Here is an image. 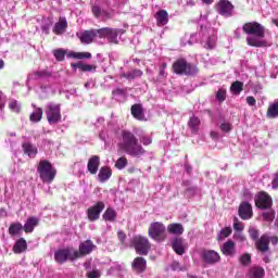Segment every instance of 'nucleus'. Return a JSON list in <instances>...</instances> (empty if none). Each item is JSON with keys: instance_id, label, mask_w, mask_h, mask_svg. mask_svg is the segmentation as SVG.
I'll use <instances>...</instances> for the list:
<instances>
[{"instance_id": "nucleus-1", "label": "nucleus", "mask_w": 278, "mask_h": 278, "mask_svg": "<svg viewBox=\"0 0 278 278\" xmlns=\"http://www.w3.org/2000/svg\"><path fill=\"white\" fill-rule=\"evenodd\" d=\"M117 149L131 157H142L147 153V150L138 141V137L128 129L121 131Z\"/></svg>"}, {"instance_id": "nucleus-2", "label": "nucleus", "mask_w": 278, "mask_h": 278, "mask_svg": "<svg viewBox=\"0 0 278 278\" xmlns=\"http://www.w3.org/2000/svg\"><path fill=\"white\" fill-rule=\"evenodd\" d=\"M242 30L248 36L255 37H247V42L249 47H268V42L266 40H260L257 38H265L266 36V27L260 24L258 22H248L242 26Z\"/></svg>"}, {"instance_id": "nucleus-3", "label": "nucleus", "mask_w": 278, "mask_h": 278, "mask_svg": "<svg viewBox=\"0 0 278 278\" xmlns=\"http://www.w3.org/2000/svg\"><path fill=\"white\" fill-rule=\"evenodd\" d=\"M172 72L175 75L197 77V75H199V66L188 62L186 58H179L172 64Z\"/></svg>"}, {"instance_id": "nucleus-4", "label": "nucleus", "mask_w": 278, "mask_h": 278, "mask_svg": "<svg viewBox=\"0 0 278 278\" xmlns=\"http://www.w3.org/2000/svg\"><path fill=\"white\" fill-rule=\"evenodd\" d=\"M37 173L39 175V179L43 184H53L55 176L58 175V169L53 167V164L47 160H41L37 165Z\"/></svg>"}, {"instance_id": "nucleus-5", "label": "nucleus", "mask_w": 278, "mask_h": 278, "mask_svg": "<svg viewBox=\"0 0 278 278\" xmlns=\"http://www.w3.org/2000/svg\"><path fill=\"white\" fill-rule=\"evenodd\" d=\"M148 236L155 242H164L166 240V226L161 222L150 224Z\"/></svg>"}, {"instance_id": "nucleus-6", "label": "nucleus", "mask_w": 278, "mask_h": 278, "mask_svg": "<svg viewBox=\"0 0 278 278\" xmlns=\"http://www.w3.org/2000/svg\"><path fill=\"white\" fill-rule=\"evenodd\" d=\"M45 114L49 125H58V123H62V109L60 108V104H47Z\"/></svg>"}, {"instance_id": "nucleus-7", "label": "nucleus", "mask_w": 278, "mask_h": 278, "mask_svg": "<svg viewBox=\"0 0 278 278\" xmlns=\"http://www.w3.org/2000/svg\"><path fill=\"white\" fill-rule=\"evenodd\" d=\"M132 247L138 255H149L151 250V242L147 237L136 236L132 239Z\"/></svg>"}, {"instance_id": "nucleus-8", "label": "nucleus", "mask_w": 278, "mask_h": 278, "mask_svg": "<svg viewBox=\"0 0 278 278\" xmlns=\"http://www.w3.org/2000/svg\"><path fill=\"white\" fill-rule=\"evenodd\" d=\"M236 7L231 3L229 0H219L215 4V10L216 12L220 15L224 16V18H231L233 16V10Z\"/></svg>"}, {"instance_id": "nucleus-9", "label": "nucleus", "mask_w": 278, "mask_h": 278, "mask_svg": "<svg viewBox=\"0 0 278 278\" xmlns=\"http://www.w3.org/2000/svg\"><path fill=\"white\" fill-rule=\"evenodd\" d=\"M77 257L75 256V251L72 249L65 248L60 249L54 253V262L56 264H65V262H75Z\"/></svg>"}, {"instance_id": "nucleus-10", "label": "nucleus", "mask_w": 278, "mask_h": 278, "mask_svg": "<svg viewBox=\"0 0 278 278\" xmlns=\"http://www.w3.org/2000/svg\"><path fill=\"white\" fill-rule=\"evenodd\" d=\"M105 210V203L102 201L97 202L93 206L87 208V217L90 223H94L101 218V212Z\"/></svg>"}, {"instance_id": "nucleus-11", "label": "nucleus", "mask_w": 278, "mask_h": 278, "mask_svg": "<svg viewBox=\"0 0 278 278\" xmlns=\"http://www.w3.org/2000/svg\"><path fill=\"white\" fill-rule=\"evenodd\" d=\"M255 205L258 210H270L273 207V198L265 191H261L255 199Z\"/></svg>"}, {"instance_id": "nucleus-12", "label": "nucleus", "mask_w": 278, "mask_h": 278, "mask_svg": "<svg viewBox=\"0 0 278 278\" xmlns=\"http://www.w3.org/2000/svg\"><path fill=\"white\" fill-rule=\"evenodd\" d=\"M94 249H97V245H94L92 240H86L79 244L78 251L74 250V256H76V260H79L84 255H90Z\"/></svg>"}, {"instance_id": "nucleus-13", "label": "nucleus", "mask_w": 278, "mask_h": 278, "mask_svg": "<svg viewBox=\"0 0 278 278\" xmlns=\"http://www.w3.org/2000/svg\"><path fill=\"white\" fill-rule=\"evenodd\" d=\"M255 248L257 251H260V253H266L270 251V237L266 233L261 236V238L255 241Z\"/></svg>"}, {"instance_id": "nucleus-14", "label": "nucleus", "mask_w": 278, "mask_h": 278, "mask_svg": "<svg viewBox=\"0 0 278 278\" xmlns=\"http://www.w3.org/2000/svg\"><path fill=\"white\" fill-rule=\"evenodd\" d=\"M220 252L226 257H236L238 255V250H236V242L228 240L220 247Z\"/></svg>"}, {"instance_id": "nucleus-15", "label": "nucleus", "mask_w": 278, "mask_h": 278, "mask_svg": "<svg viewBox=\"0 0 278 278\" xmlns=\"http://www.w3.org/2000/svg\"><path fill=\"white\" fill-rule=\"evenodd\" d=\"M202 260L205 264H218L220 262V254L214 250H204L202 252Z\"/></svg>"}, {"instance_id": "nucleus-16", "label": "nucleus", "mask_w": 278, "mask_h": 278, "mask_svg": "<svg viewBox=\"0 0 278 278\" xmlns=\"http://www.w3.org/2000/svg\"><path fill=\"white\" fill-rule=\"evenodd\" d=\"M131 268L136 275H142L147 271V261L142 256H137L131 263Z\"/></svg>"}, {"instance_id": "nucleus-17", "label": "nucleus", "mask_w": 278, "mask_h": 278, "mask_svg": "<svg viewBox=\"0 0 278 278\" xmlns=\"http://www.w3.org/2000/svg\"><path fill=\"white\" fill-rule=\"evenodd\" d=\"M239 216L242 220H249L253 218V206L249 202H242L239 205Z\"/></svg>"}, {"instance_id": "nucleus-18", "label": "nucleus", "mask_w": 278, "mask_h": 278, "mask_svg": "<svg viewBox=\"0 0 278 278\" xmlns=\"http://www.w3.org/2000/svg\"><path fill=\"white\" fill-rule=\"evenodd\" d=\"M99 166H101V157L99 155H92L87 163V170L90 175H97L99 173Z\"/></svg>"}, {"instance_id": "nucleus-19", "label": "nucleus", "mask_w": 278, "mask_h": 278, "mask_svg": "<svg viewBox=\"0 0 278 278\" xmlns=\"http://www.w3.org/2000/svg\"><path fill=\"white\" fill-rule=\"evenodd\" d=\"M68 28V22L66 21V17H60L59 22L54 24V27L52 29L53 34L55 36H62L64 31Z\"/></svg>"}, {"instance_id": "nucleus-20", "label": "nucleus", "mask_w": 278, "mask_h": 278, "mask_svg": "<svg viewBox=\"0 0 278 278\" xmlns=\"http://www.w3.org/2000/svg\"><path fill=\"white\" fill-rule=\"evenodd\" d=\"M154 18L156 21L157 27H164V25H168V11L160 10L154 14Z\"/></svg>"}, {"instance_id": "nucleus-21", "label": "nucleus", "mask_w": 278, "mask_h": 278, "mask_svg": "<svg viewBox=\"0 0 278 278\" xmlns=\"http://www.w3.org/2000/svg\"><path fill=\"white\" fill-rule=\"evenodd\" d=\"M39 223H40V219H38V217H35V216L28 217L26 223L23 226L25 233H33L34 229L38 227Z\"/></svg>"}, {"instance_id": "nucleus-22", "label": "nucleus", "mask_w": 278, "mask_h": 278, "mask_svg": "<svg viewBox=\"0 0 278 278\" xmlns=\"http://www.w3.org/2000/svg\"><path fill=\"white\" fill-rule=\"evenodd\" d=\"M97 38V35L94 33V29L85 30L80 34L79 40L83 45H92L94 39Z\"/></svg>"}, {"instance_id": "nucleus-23", "label": "nucleus", "mask_w": 278, "mask_h": 278, "mask_svg": "<svg viewBox=\"0 0 278 278\" xmlns=\"http://www.w3.org/2000/svg\"><path fill=\"white\" fill-rule=\"evenodd\" d=\"M22 149H23L25 155H28V157L34 159L38 155V148L31 142L22 143Z\"/></svg>"}, {"instance_id": "nucleus-24", "label": "nucleus", "mask_w": 278, "mask_h": 278, "mask_svg": "<svg viewBox=\"0 0 278 278\" xmlns=\"http://www.w3.org/2000/svg\"><path fill=\"white\" fill-rule=\"evenodd\" d=\"M112 177V168L109 166H102L98 173V179L100 184H105Z\"/></svg>"}, {"instance_id": "nucleus-25", "label": "nucleus", "mask_w": 278, "mask_h": 278, "mask_svg": "<svg viewBox=\"0 0 278 278\" xmlns=\"http://www.w3.org/2000/svg\"><path fill=\"white\" fill-rule=\"evenodd\" d=\"M25 251H27V240H25V238L17 239L13 245V253L21 255V253H25Z\"/></svg>"}, {"instance_id": "nucleus-26", "label": "nucleus", "mask_w": 278, "mask_h": 278, "mask_svg": "<svg viewBox=\"0 0 278 278\" xmlns=\"http://www.w3.org/2000/svg\"><path fill=\"white\" fill-rule=\"evenodd\" d=\"M121 34H124L123 29L109 28L106 39L111 45H118V35Z\"/></svg>"}, {"instance_id": "nucleus-27", "label": "nucleus", "mask_w": 278, "mask_h": 278, "mask_svg": "<svg viewBox=\"0 0 278 278\" xmlns=\"http://www.w3.org/2000/svg\"><path fill=\"white\" fill-rule=\"evenodd\" d=\"M172 249H174L177 255H184V253H186V249L184 248V238H175L172 242Z\"/></svg>"}, {"instance_id": "nucleus-28", "label": "nucleus", "mask_w": 278, "mask_h": 278, "mask_svg": "<svg viewBox=\"0 0 278 278\" xmlns=\"http://www.w3.org/2000/svg\"><path fill=\"white\" fill-rule=\"evenodd\" d=\"M130 112L137 121H144V110L142 109V104H134L130 108Z\"/></svg>"}, {"instance_id": "nucleus-29", "label": "nucleus", "mask_w": 278, "mask_h": 278, "mask_svg": "<svg viewBox=\"0 0 278 278\" xmlns=\"http://www.w3.org/2000/svg\"><path fill=\"white\" fill-rule=\"evenodd\" d=\"M71 66L72 68H79L81 73H92V71H97L96 65L84 64L81 61H79L78 63H72Z\"/></svg>"}, {"instance_id": "nucleus-30", "label": "nucleus", "mask_w": 278, "mask_h": 278, "mask_svg": "<svg viewBox=\"0 0 278 278\" xmlns=\"http://www.w3.org/2000/svg\"><path fill=\"white\" fill-rule=\"evenodd\" d=\"M167 231L172 236H181L184 233V225L179 223H173L167 226Z\"/></svg>"}, {"instance_id": "nucleus-31", "label": "nucleus", "mask_w": 278, "mask_h": 278, "mask_svg": "<svg viewBox=\"0 0 278 278\" xmlns=\"http://www.w3.org/2000/svg\"><path fill=\"white\" fill-rule=\"evenodd\" d=\"M33 108H35V111L29 115V121L30 123H40L45 111H42V108H36V105H33Z\"/></svg>"}, {"instance_id": "nucleus-32", "label": "nucleus", "mask_w": 278, "mask_h": 278, "mask_svg": "<svg viewBox=\"0 0 278 278\" xmlns=\"http://www.w3.org/2000/svg\"><path fill=\"white\" fill-rule=\"evenodd\" d=\"M118 216V213L112 207H108L105 212L102 215L103 220L106 223H114L116 220V217Z\"/></svg>"}, {"instance_id": "nucleus-33", "label": "nucleus", "mask_w": 278, "mask_h": 278, "mask_svg": "<svg viewBox=\"0 0 278 278\" xmlns=\"http://www.w3.org/2000/svg\"><path fill=\"white\" fill-rule=\"evenodd\" d=\"M23 224L21 223H12L9 227V236H11L12 238H14V236H21V233L23 232Z\"/></svg>"}, {"instance_id": "nucleus-34", "label": "nucleus", "mask_w": 278, "mask_h": 278, "mask_svg": "<svg viewBox=\"0 0 278 278\" xmlns=\"http://www.w3.org/2000/svg\"><path fill=\"white\" fill-rule=\"evenodd\" d=\"M188 125L192 134H199V127H201V119L197 116H192L190 117Z\"/></svg>"}, {"instance_id": "nucleus-35", "label": "nucleus", "mask_w": 278, "mask_h": 278, "mask_svg": "<svg viewBox=\"0 0 278 278\" xmlns=\"http://www.w3.org/2000/svg\"><path fill=\"white\" fill-rule=\"evenodd\" d=\"M67 58H73L74 60H90V58H92V53L72 51V52L67 53Z\"/></svg>"}, {"instance_id": "nucleus-36", "label": "nucleus", "mask_w": 278, "mask_h": 278, "mask_svg": "<svg viewBox=\"0 0 278 278\" xmlns=\"http://www.w3.org/2000/svg\"><path fill=\"white\" fill-rule=\"evenodd\" d=\"M47 77H51V72L49 71H36L33 72V74L29 75V79H47Z\"/></svg>"}, {"instance_id": "nucleus-37", "label": "nucleus", "mask_w": 278, "mask_h": 278, "mask_svg": "<svg viewBox=\"0 0 278 278\" xmlns=\"http://www.w3.org/2000/svg\"><path fill=\"white\" fill-rule=\"evenodd\" d=\"M265 271L262 267H252L248 273L249 278H264Z\"/></svg>"}, {"instance_id": "nucleus-38", "label": "nucleus", "mask_w": 278, "mask_h": 278, "mask_svg": "<svg viewBox=\"0 0 278 278\" xmlns=\"http://www.w3.org/2000/svg\"><path fill=\"white\" fill-rule=\"evenodd\" d=\"M143 73L141 70H132L128 73H122L119 77L122 79H135L136 77H142Z\"/></svg>"}, {"instance_id": "nucleus-39", "label": "nucleus", "mask_w": 278, "mask_h": 278, "mask_svg": "<svg viewBox=\"0 0 278 278\" xmlns=\"http://www.w3.org/2000/svg\"><path fill=\"white\" fill-rule=\"evenodd\" d=\"M266 211L262 213L263 220L266 223H273L275 220V210L273 207L265 208Z\"/></svg>"}, {"instance_id": "nucleus-40", "label": "nucleus", "mask_w": 278, "mask_h": 278, "mask_svg": "<svg viewBox=\"0 0 278 278\" xmlns=\"http://www.w3.org/2000/svg\"><path fill=\"white\" fill-rule=\"evenodd\" d=\"M278 116V101L270 104L267 109L268 118H277Z\"/></svg>"}, {"instance_id": "nucleus-41", "label": "nucleus", "mask_w": 278, "mask_h": 278, "mask_svg": "<svg viewBox=\"0 0 278 278\" xmlns=\"http://www.w3.org/2000/svg\"><path fill=\"white\" fill-rule=\"evenodd\" d=\"M242 90H244V84L242 81H235L232 83V85L230 86V91L233 94H240V92H242Z\"/></svg>"}, {"instance_id": "nucleus-42", "label": "nucleus", "mask_w": 278, "mask_h": 278, "mask_svg": "<svg viewBox=\"0 0 278 278\" xmlns=\"http://www.w3.org/2000/svg\"><path fill=\"white\" fill-rule=\"evenodd\" d=\"M53 55H54L56 62H64V60H66V50L55 49V50H53Z\"/></svg>"}, {"instance_id": "nucleus-43", "label": "nucleus", "mask_w": 278, "mask_h": 278, "mask_svg": "<svg viewBox=\"0 0 278 278\" xmlns=\"http://www.w3.org/2000/svg\"><path fill=\"white\" fill-rule=\"evenodd\" d=\"M9 110H11V112H14V114H21V103H18L16 100H10Z\"/></svg>"}, {"instance_id": "nucleus-44", "label": "nucleus", "mask_w": 278, "mask_h": 278, "mask_svg": "<svg viewBox=\"0 0 278 278\" xmlns=\"http://www.w3.org/2000/svg\"><path fill=\"white\" fill-rule=\"evenodd\" d=\"M127 164H128L127 157L126 156H121L115 162V168H117V170H123V168L127 167Z\"/></svg>"}, {"instance_id": "nucleus-45", "label": "nucleus", "mask_w": 278, "mask_h": 278, "mask_svg": "<svg viewBox=\"0 0 278 278\" xmlns=\"http://www.w3.org/2000/svg\"><path fill=\"white\" fill-rule=\"evenodd\" d=\"M94 34H96V38L97 36L99 38H108V34L110 33V27H103V28H99V29H93Z\"/></svg>"}, {"instance_id": "nucleus-46", "label": "nucleus", "mask_w": 278, "mask_h": 278, "mask_svg": "<svg viewBox=\"0 0 278 278\" xmlns=\"http://www.w3.org/2000/svg\"><path fill=\"white\" fill-rule=\"evenodd\" d=\"M239 262L241 266H249V264H251V254L244 253L239 257Z\"/></svg>"}, {"instance_id": "nucleus-47", "label": "nucleus", "mask_w": 278, "mask_h": 278, "mask_svg": "<svg viewBox=\"0 0 278 278\" xmlns=\"http://www.w3.org/2000/svg\"><path fill=\"white\" fill-rule=\"evenodd\" d=\"M216 99L219 103H223L227 99V90L226 89H218L216 92Z\"/></svg>"}, {"instance_id": "nucleus-48", "label": "nucleus", "mask_w": 278, "mask_h": 278, "mask_svg": "<svg viewBox=\"0 0 278 278\" xmlns=\"http://www.w3.org/2000/svg\"><path fill=\"white\" fill-rule=\"evenodd\" d=\"M215 47H216V40H214V38H212V37H207L205 45H204V49L212 51V49H214Z\"/></svg>"}, {"instance_id": "nucleus-49", "label": "nucleus", "mask_w": 278, "mask_h": 278, "mask_svg": "<svg viewBox=\"0 0 278 278\" xmlns=\"http://www.w3.org/2000/svg\"><path fill=\"white\" fill-rule=\"evenodd\" d=\"M249 236H250L251 240L256 242L260 239V230H257V228H250Z\"/></svg>"}, {"instance_id": "nucleus-50", "label": "nucleus", "mask_w": 278, "mask_h": 278, "mask_svg": "<svg viewBox=\"0 0 278 278\" xmlns=\"http://www.w3.org/2000/svg\"><path fill=\"white\" fill-rule=\"evenodd\" d=\"M91 12L96 18H101V14L103 13V10L101 7L94 4L91 7Z\"/></svg>"}, {"instance_id": "nucleus-51", "label": "nucleus", "mask_w": 278, "mask_h": 278, "mask_svg": "<svg viewBox=\"0 0 278 278\" xmlns=\"http://www.w3.org/2000/svg\"><path fill=\"white\" fill-rule=\"evenodd\" d=\"M232 227H233L235 231H243L244 230V225L242 223H240L238 217L233 218V226Z\"/></svg>"}, {"instance_id": "nucleus-52", "label": "nucleus", "mask_w": 278, "mask_h": 278, "mask_svg": "<svg viewBox=\"0 0 278 278\" xmlns=\"http://www.w3.org/2000/svg\"><path fill=\"white\" fill-rule=\"evenodd\" d=\"M232 229L231 227H226V228H223L219 232V237L220 238H229L230 233H232Z\"/></svg>"}, {"instance_id": "nucleus-53", "label": "nucleus", "mask_w": 278, "mask_h": 278, "mask_svg": "<svg viewBox=\"0 0 278 278\" xmlns=\"http://www.w3.org/2000/svg\"><path fill=\"white\" fill-rule=\"evenodd\" d=\"M140 142L143 144V147H149V144H151L153 142V139L148 136H142L140 138Z\"/></svg>"}, {"instance_id": "nucleus-54", "label": "nucleus", "mask_w": 278, "mask_h": 278, "mask_svg": "<svg viewBox=\"0 0 278 278\" xmlns=\"http://www.w3.org/2000/svg\"><path fill=\"white\" fill-rule=\"evenodd\" d=\"M87 278H101V271H99V269L89 271L87 273Z\"/></svg>"}, {"instance_id": "nucleus-55", "label": "nucleus", "mask_w": 278, "mask_h": 278, "mask_svg": "<svg viewBox=\"0 0 278 278\" xmlns=\"http://www.w3.org/2000/svg\"><path fill=\"white\" fill-rule=\"evenodd\" d=\"M219 128L222 129V131H225V134H229V131H231V124L223 123L220 124Z\"/></svg>"}, {"instance_id": "nucleus-56", "label": "nucleus", "mask_w": 278, "mask_h": 278, "mask_svg": "<svg viewBox=\"0 0 278 278\" xmlns=\"http://www.w3.org/2000/svg\"><path fill=\"white\" fill-rule=\"evenodd\" d=\"M184 186H187L188 188L186 189V192H191L192 194H194V192H197V187L194 186H190V181L187 180L184 182Z\"/></svg>"}, {"instance_id": "nucleus-57", "label": "nucleus", "mask_w": 278, "mask_h": 278, "mask_svg": "<svg viewBox=\"0 0 278 278\" xmlns=\"http://www.w3.org/2000/svg\"><path fill=\"white\" fill-rule=\"evenodd\" d=\"M271 188L273 190L278 189V170L274 174V178L271 180Z\"/></svg>"}, {"instance_id": "nucleus-58", "label": "nucleus", "mask_w": 278, "mask_h": 278, "mask_svg": "<svg viewBox=\"0 0 278 278\" xmlns=\"http://www.w3.org/2000/svg\"><path fill=\"white\" fill-rule=\"evenodd\" d=\"M117 238L122 242V244H125V240H127V235L125 233V231L119 230L117 232Z\"/></svg>"}, {"instance_id": "nucleus-59", "label": "nucleus", "mask_w": 278, "mask_h": 278, "mask_svg": "<svg viewBox=\"0 0 278 278\" xmlns=\"http://www.w3.org/2000/svg\"><path fill=\"white\" fill-rule=\"evenodd\" d=\"M100 16H102V21H110V18L113 17L112 13L106 10H102V14Z\"/></svg>"}, {"instance_id": "nucleus-60", "label": "nucleus", "mask_w": 278, "mask_h": 278, "mask_svg": "<svg viewBox=\"0 0 278 278\" xmlns=\"http://www.w3.org/2000/svg\"><path fill=\"white\" fill-rule=\"evenodd\" d=\"M113 97H121L125 94V89L116 88L112 91Z\"/></svg>"}, {"instance_id": "nucleus-61", "label": "nucleus", "mask_w": 278, "mask_h": 278, "mask_svg": "<svg viewBox=\"0 0 278 278\" xmlns=\"http://www.w3.org/2000/svg\"><path fill=\"white\" fill-rule=\"evenodd\" d=\"M247 103L248 105H255V103H257V100H255V98L253 96L247 97Z\"/></svg>"}, {"instance_id": "nucleus-62", "label": "nucleus", "mask_w": 278, "mask_h": 278, "mask_svg": "<svg viewBox=\"0 0 278 278\" xmlns=\"http://www.w3.org/2000/svg\"><path fill=\"white\" fill-rule=\"evenodd\" d=\"M269 242H271V244L277 245L278 244V237L274 236V237H269Z\"/></svg>"}, {"instance_id": "nucleus-63", "label": "nucleus", "mask_w": 278, "mask_h": 278, "mask_svg": "<svg viewBox=\"0 0 278 278\" xmlns=\"http://www.w3.org/2000/svg\"><path fill=\"white\" fill-rule=\"evenodd\" d=\"M159 77H160L161 79L166 78V70H162V68H160Z\"/></svg>"}, {"instance_id": "nucleus-64", "label": "nucleus", "mask_w": 278, "mask_h": 278, "mask_svg": "<svg viewBox=\"0 0 278 278\" xmlns=\"http://www.w3.org/2000/svg\"><path fill=\"white\" fill-rule=\"evenodd\" d=\"M211 138H213V140H218V138H220V135L216 131H211Z\"/></svg>"}]
</instances>
